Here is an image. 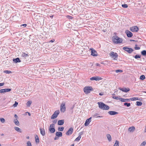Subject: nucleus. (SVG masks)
I'll return each mask as SVG.
<instances>
[{
    "label": "nucleus",
    "instance_id": "2",
    "mask_svg": "<svg viewBox=\"0 0 146 146\" xmlns=\"http://www.w3.org/2000/svg\"><path fill=\"white\" fill-rule=\"evenodd\" d=\"M99 107L103 110H108L110 108L109 106L102 102H98Z\"/></svg>",
    "mask_w": 146,
    "mask_h": 146
},
{
    "label": "nucleus",
    "instance_id": "52",
    "mask_svg": "<svg viewBox=\"0 0 146 146\" xmlns=\"http://www.w3.org/2000/svg\"><path fill=\"white\" fill-rule=\"evenodd\" d=\"M27 26V25L26 24H23L21 25V27L24 26V27H26Z\"/></svg>",
    "mask_w": 146,
    "mask_h": 146
},
{
    "label": "nucleus",
    "instance_id": "37",
    "mask_svg": "<svg viewBox=\"0 0 146 146\" xmlns=\"http://www.w3.org/2000/svg\"><path fill=\"white\" fill-rule=\"evenodd\" d=\"M81 137L80 136H78L76 139L75 141H79L80 140Z\"/></svg>",
    "mask_w": 146,
    "mask_h": 146
},
{
    "label": "nucleus",
    "instance_id": "59",
    "mask_svg": "<svg viewBox=\"0 0 146 146\" xmlns=\"http://www.w3.org/2000/svg\"><path fill=\"white\" fill-rule=\"evenodd\" d=\"M54 41V40H51L50 42H53Z\"/></svg>",
    "mask_w": 146,
    "mask_h": 146
},
{
    "label": "nucleus",
    "instance_id": "44",
    "mask_svg": "<svg viewBox=\"0 0 146 146\" xmlns=\"http://www.w3.org/2000/svg\"><path fill=\"white\" fill-rule=\"evenodd\" d=\"M115 71L116 73H117L119 72H123V70H120V69H118V70H116Z\"/></svg>",
    "mask_w": 146,
    "mask_h": 146
},
{
    "label": "nucleus",
    "instance_id": "30",
    "mask_svg": "<svg viewBox=\"0 0 146 146\" xmlns=\"http://www.w3.org/2000/svg\"><path fill=\"white\" fill-rule=\"evenodd\" d=\"M32 103V102L31 101H28L27 104L26 105L28 107H30Z\"/></svg>",
    "mask_w": 146,
    "mask_h": 146
},
{
    "label": "nucleus",
    "instance_id": "39",
    "mask_svg": "<svg viewBox=\"0 0 146 146\" xmlns=\"http://www.w3.org/2000/svg\"><path fill=\"white\" fill-rule=\"evenodd\" d=\"M27 146H32V144L30 141H28L27 143Z\"/></svg>",
    "mask_w": 146,
    "mask_h": 146
},
{
    "label": "nucleus",
    "instance_id": "57",
    "mask_svg": "<svg viewBox=\"0 0 146 146\" xmlns=\"http://www.w3.org/2000/svg\"><path fill=\"white\" fill-rule=\"evenodd\" d=\"M96 66H100V64H99L97 63L96 64Z\"/></svg>",
    "mask_w": 146,
    "mask_h": 146
},
{
    "label": "nucleus",
    "instance_id": "6",
    "mask_svg": "<svg viewBox=\"0 0 146 146\" xmlns=\"http://www.w3.org/2000/svg\"><path fill=\"white\" fill-rule=\"evenodd\" d=\"M123 49L129 54H131L133 51V49L131 48H128L127 46L123 47Z\"/></svg>",
    "mask_w": 146,
    "mask_h": 146
},
{
    "label": "nucleus",
    "instance_id": "41",
    "mask_svg": "<svg viewBox=\"0 0 146 146\" xmlns=\"http://www.w3.org/2000/svg\"><path fill=\"white\" fill-rule=\"evenodd\" d=\"M66 17L69 19H73V17L72 16L69 15H67Z\"/></svg>",
    "mask_w": 146,
    "mask_h": 146
},
{
    "label": "nucleus",
    "instance_id": "23",
    "mask_svg": "<svg viewBox=\"0 0 146 146\" xmlns=\"http://www.w3.org/2000/svg\"><path fill=\"white\" fill-rule=\"evenodd\" d=\"M128 130L130 132H133L135 130V127L134 126L131 127H129Z\"/></svg>",
    "mask_w": 146,
    "mask_h": 146
},
{
    "label": "nucleus",
    "instance_id": "47",
    "mask_svg": "<svg viewBox=\"0 0 146 146\" xmlns=\"http://www.w3.org/2000/svg\"><path fill=\"white\" fill-rule=\"evenodd\" d=\"M18 103L16 102H15V103L13 105V106H14V107H16L17 106V105H18Z\"/></svg>",
    "mask_w": 146,
    "mask_h": 146
},
{
    "label": "nucleus",
    "instance_id": "61",
    "mask_svg": "<svg viewBox=\"0 0 146 146\" xmlns=\"http://www.w3.org/2000/svg\"><path fill=\"white\" fill-rule=\"evenodd\" d=\"M28 115H29V116H31V113L29 112H28Z\"/></svg>",
    "mask_w": 146,
    "mask_h": 146
},
{
    "label": "nucleus",
    "instance_id": "46",
    "mask_svg": "<svg viewBox=\"0 0 146 146\" xmlns=\"http://www.w3.org/2000/svg\"><path fill=\"white\" fill-rule=\"evenodd\" d=\"M0 121H1L2 123H4L5 122V119L3 118H0Z\"/></svg>",
    "mask_w": 146,
    "mask_h": 146
},
{
    "label": "nucleus",
    "instance_id": "54",
    "mask_svg": "<svg viewBox=\"0 0 146 146\" xmlns=\"http://www.w3.org/2000/svg\"><path fill=\"white\" fill-rule=\"evenodd\" d=\"M58 139V137H57V136H56L54 138V139L55 140H57Z\"/></svg>",
    "mask_w": 146,
    "mask_h": 146
},
{
    "label": "nucleus",
    "instance_id": "15",
    "mask_svg": "<svg viewBox=\"0 0 146 146\" xmlns=\"http://www.w3.org/2000/svg\"><path fill=\"white\" fill-rule=\"evenodd\" d=\"M91 118L92 117H90L86 120L84 123V125L85 126H87L90 123L91 121Z\"/></svg>",
    "mask_w": 146,
    "mask_h": 146
},
{
    "label": "nucleus",
    "instance_id": "8",
    "mask_svg": "<svg viewBox=\"0 0 146 146\" xmlns=\"http://www.w3.org/2000/svg\"><path fill=\"white\" fill-rule=\"evenodd\" d=\"M59 113L60 111L59 110H57L55 111L51 116V119H52L56 118L58 116V115H59Z\"/></svg>",
    "mask_w": 146,
    "mask_h": 146
},
{
    "label": "nucleus",
    "instance_id": "45",
    "mask_svg": "<svg viewBox=\"0 0 146 146\" xmlns=\"http://www.w3.org/2000/svg\"><path fill=\"white\" fill-rule=\"evenodd\" d=\"M137 44H135V47L134 48L135 50H139L140 49V47H137Z\"/></svg>",
    "mask_w": 146,
    "mask_h": 146
},
{
    "label": "nucleus",
    "instance_id": "49",
    "mask_svg": "<svg viewBox=\"0 0 146 146\" xmlns=\"http://www.w3.org/2000/svg\"><path fill=\"white\" fill-rule=\"evenodd\" d=\"M57 120L55 119V120H54L53 121H52V123H53L52 124H54V125H55V124H56L57 123Z\"/></svg>",
    "mask_w": 146,
    "mask_h": 146
},
{
    "label": "nucleus",
    "instance_id": "40",
    "mask_svg": "<svg viewBox=\"0 0 146 146\" xmlns=\"http://www.w3.org/2000/svg\"><path fill=\"white\" fill-rule=\"evenodd\" d=\"M4 72L7 74H9L11 72L7 70H5L4 71Z\"/></svg>",
    "mask_w": 146,
    "mask_h": 146
},
{
    "label": "nucleus",
    "instance_id": "4",
    "mask_svg": "<svg viewBox=\"0 0 146 146\" xmlns=\"http://www.w3.org/2000/svg\"><path fill=\"white\" fill-rule=\"evenodd\" d=\"M110 55L112 58H113L115 60H117L118 57V55L117 53L114 52H113L111 51L110 53Z\"/></svg>",
    "mask_w": 146,
    "mask_h": 146
},
{
    "label": "nucleus",
    "instance_id": "53",
    "mask_svg": "<svg viewBox=\"0 0 146 146\" xmlns=\"http://www.w3.org/2000/svg\"><path fill=\"white\" fill-rule=\"evenodd\" d=\"M4 84V83H0V86H3Z\"/></svg>",
    "mask_w": 146,
    "mask_h": 146
},
{
    "label": "nucleus",
    "instance_id": "13",
    "mask_svg": "<svg viewBox=\"0 0 146 146\" xmlns=\"http://www.w3.org/2000/svg\"><path fill=\"white\" fill-rule=\"evenodd\" d=\"M102 78L98 76L93 77L90 78L91 80L98 81L100 80H102Z\"/></svg>",
    "mask_w": 146,
    "mask_h": 146
},
{
    "label": "nucleus",
    "instance_id": "38",
    "mask_svg": "<svg viewBox=\"0 0 146 146\" xmlns=\"http://www.w3.org/2000/svg\"><path fill=\"white\" fill-rule=\"evenodd\" d=\"M146 144V141H144L141 144L140 146H145Z\"/></svg>",
    "mask_w": 146,
    "mask_h": 146
},
{
    "label": "nucleus",
    "instance_id": "56",
    "mask_svg": "<svg viewBox=\"0 0 146 146\" xmlns=\"http://www.w3.org/2000/svg\"><path fill=\"white\" fill-rule=\"evenodd\" d=\"M130 41L131 42V41H135V42H137L138 41H137V40H132V39H131V40H130Z\"/></svg>",
    "mask_w": 146,
    "mask_h": 146
},
{
    "label": "nucleus",
    "instance_id": "18",
    "mask_svg": "<svg viewBox=\"0 0 146 146\" xmlns=\"http://www.w3.org/2000/svg\"><path fill=\"white\" fill-rule=\"evenodd\" d=\"M13 61L15 63L20 62H21L19 58H13Z\"/></svg>",
    "mask_w": 146,
    "mask_h": 146
},
{
    "label": "nucleus",
    "instance_id": "10",
    "mask_svg": "<svg viewBox=\"0 0 146 146\" xmlns=\"http://www.w3.org/2000/svg\"><path fill=\"white\" fill-rule=\"evenodd\" d=\"M91 55L94 56H97L98 54L96 51L93 48L91 49Z\"/></svg>",
    "mask_w": 146,
    "mask_h": 146
},
{
    "label": "nucleus",
    "instance_id": "11",
    "mask_svg": "<svg viewBox=\"0 0 146 146\" xmlns=\"http://www.w3.org/2000/svg\"><path fill=\"white\" fill-rule=\"evenodd\" d=\"M73 131V128L72 127H70L66 134L67 135H70L72 134Z\"/></svg>",
    "mask_w": 146,
    "mask_h": 146
},
{
    "label": "nucleus",
    "instance_id": "20",
    "mask_svg": "<svg viewBox=\"0 0 146 146\" xmlns=\"http://www.w3.org/2000/svg\"><path fill=\"white\" fill-rule=\"evenodd\" d=\"M64 123V120H59L58 122V124L60 125H63Z\"/></svg>",
    "mask_w": 146,
    "mask_h": 146
},
{
    "label": "nucleus",
    "instance_id": "25",
    "mask_svg": "<svg viewBox=\"0 0 146 146\" xmlns=\"http://www.w3.org/2000/svg\"><path fill=\"white\" fill-rule=\"evenodd\" d=\"M14 129L20 133L21 132V129L18 127H14Z\"/></svg>",
    "mask_w": 146,
    "mask_h": 146
},
{
    "label": "nucleus",
    "instance_id": "55",
    "mask_svg": "<svg viewBox=\"0 0 146 146\" xmlns=\"http://www.w3.org/2000/svg\"><path fill=\"white\" fill-rule=\"evenodd\" d=\"M14 117L16 118V119H17L18 117L17 115L16 114H15L14 115Z\"/></svg>",
    "mask_w": 146,
    "mask_h": 146
},
{
    "label": "nucleus",
    "instance_id": "31",
    "mask_svg": "<svg viewBox=\"0 0 146 146\" xmlns=\"http://www.w3.org/2000/svg\"><path fill=\"white\" fill-rule=\"evenodd\" d=\"M28 56L27 54L24 53H23L22 55V56L25 58H26Z\"/></svg>",
    "mask_w": 146,
    "mask_h": 146
},
{
    "label": "nucleus",
    "instance_id": "26",
    "mask_svg": "<svg viewBox=\"0 0 146 146\" xmlns=\"http://www.w3.org/2000/svg\"><path fill=\"white\" fill-rule=\"evenodd\" d=\"M142 104V103L140 101H137L136 102V105L138 106H141Z\"/></svg>",
    "mask_w": 146,
    "mask_h": 146
},
{
    "label": "nucleus",
    "instance_id": "19",
    "mask_svg": "<svg viewBox=\"0 0 146 146\" xmlns=\"http://www.w3.org/2000/svg\"><path fill=\"white\" fill-rule=\"evenodd\" d=\"M119 100H120L121 101L123 102H129L130 100V99H124L122 98H120L119 99Z\"/></svg>",
    "mask_w": 146,
    "mask_h": 146
},
{
    "label": "nucleus",
    "instance_id": "63",
    "mask_svg": "<svg viewBox=\"0 0 146 146\" xmlns=\"http://www.w3.org/2000/svg\"><path fill=\"white\" fill-rule=\"evenodd\" d=\"M71 146H74V144H72L71 145Z\"/></svg>",
    "mask_w": 146,
    "mask_h": 146
},
{
    "label": "nucleus",
    "instance_id": "35",
    "mask_svg": "<svg viewBox=\"0 0 146 146\" xmlns=\"http://www.w3.org/2000/svg\"><path fill=\"white\" fill-rule=\"evenodd\" d=\"M119 142L118 141H115L114 146H119Z\"/></svg>",
    "mask_w": 146,
    "mask_h": 146
},
{
    "label": "nucleus",
    "instance_id": "9",
    "mask_svg": "<svg viewBox=\"0 0 146 146\" xmlns=\"http://www.w3.org/2000/svg\"><path fill=\"white\" fill-rule=\"evenodd\" d=\"M130 30L132 32H137L139 29L138 27L137 26H134L131 27L130 28Z\"/></svg>",
    "mask_w": 146,
    "mask_h": 146
},
{
    "label": "nucleus",
    "instance_id": "21",
    "mask_svg": "<svg viewBox=\"0 0 146 146\" xmlns=\"http://www.w3.org/2000/svg\"><path fill=\"white\" fill-rule=\"evenodd\" d=\"M62 133L60 132H56V135L58 137H61L62 136Z\"/></svg>",
    "mask_w": 146,
    "mask_h": 146
},
{
    "label": "nucleus",
    "instance_id": "27",
    "mask_svg": "<svg viewBox=\"0 0 146 146\" xmlns=\"http://www.w3.org/2000/svg\"><path fill=\"white\" fill-rule=\"evenodd\" d=\"M35 138L36 139H35V141L36 143H39V140L38 137V135H36L35 137Z\"/></svg>",
    "mask_w": 146,
    "mask_h": 146
},
{
    "label": "nucleus",
    "instance_id": "64",
    "mask_svg": "<svg viewBox=\"0 0 146 146\" xmlns=\"http://www.w3.org/2000/svg\"><path fill=\"white\" fill-rule=\"evenodd\" d=\"M27 139H29V136H28L27 137Z\"/></svg>",
    "mask_w": 146,
    "mask_h": 146
},
{
    "label": "nucleus",
    "instance_id": "22",
    "mask_svg": "<svg viewBox=\"0 0 146 146\" xmlns=\"http://www.w3.org/2000/svg\"><path fill=\"white\" fill-rule=\"evenodd\" d=\"M130 100L131 101H135L136 100H141V98H139L138 97H134L132 98H130Z\"/></svg>",
    "mask_w": 146,
    "mask_h": 146
},
{
    "label": "nucleus",
    "instance_id": "60",
    "mask_svg": "<svg viewBox=\"0 0 146 146\" xmlns=\"http://www.w3.org/2000/svg\"><path fill=\"white\" fill-rule=\"evenodd\" d=\"M103 94H102L101 93H99V95L100 96H102L103 95Z\"/></svg>",
    "mask_w": 146,
    "mask_h": 146
},
{
    "label": "nucleus",
    "instance_id": "5",
    "mask_svg": "<svg viewBox=\"0 0 146 146\" xmlns=\"http://www.w3.org/2000/svg\"><path fill=\"white\" fill-rule=\"evenodd\" d=\"M49 131L51 133H53L55 131L54 124L50 125L49 128Z\"/></svg>",
    "mask_w": 146,
    "mask_h": 146
},
{
    "label": "nucleus",
    "instance_id": "1",
    "mask_svg": "<svg viewBox=\"0 0 146 146\" xmlns=\"http://www.w3.org/2000/svg\"><path fill=\"white\" fill-rule=\"evenodd\" d=\"M112 41L114 43L119 44L122 42L123 40L117 35H115L112 37Z\"/></svg>",
    "mask_w": 146,
    "mask_h": 146
},
{
    "label": "nucleus",
    "instance_id": "48",
    "mask_svg": "<svg viewBox=\"0 0 146 146\" xmlns=\"http://www.w3.org/2000/svg\"><path fill=\"white\" fill-rule=\"evenodd\" d=\"M5 92V89H2L0 90V93H4Z\"/></svg>",
    "mask_w": 146,
    "mask_h": 146
},
{
    "label": "nucleus",
    "instance_id": "7",
    "mask_svg": "<svg viewBox=\"0 0 146 146\" xmlns=\"http://www.w3.org/2000/svg\"><path fill=\"white\" fill-rule=\"evenodd\" d=\"M65 102H63L61 104L60 106V110L62 112H64L66 110V107L65 106Z\"/></svg>",
    "mask_w": 146,
    "mask_h": 146
},
{
    "label": "nucleus",
    "instance_id": "32",
    "mask_svg": "<svg viewBox=\"0 0 146 146\" xmlns=\"http://www.w3.org/2000/svg\"><path fill=\"white\" fill-rule=\"evenodd\" d=\"M133 57L135 59H137V58H141V55H139L137 54L135 55V56H134Z\"/></svg>",
    "mask_w": 146,
    "mask_h": 146
},
{
    "label": "nucleus",
    "instance_id": "17",
    "mask_svg": "<svg viewBox=\"0 0 146 146\" xmlns=\"http://www.w3.org/2000/svg\"><path fill=\"white\" fill-rule=\"evenodd\" d=\"M108 113L110 115H113L116 114H118V112L113 111H109L108 112Z\"/></svg>",
    "mask_w": 146,
    "mask_h": 146
},
{
    "label": "nucleus",
    "instance_id": "36",
    "mask_svg": "<svg viewBox=\"0 0 146 146\" xmlns=\"http://www.w3.org/2000/svg\"><path fill=\"white\" fill-rule=\"evenodd\" d=\"M124 105L126 106L127 107H129L130 106L131 104L130 103L125 102L124 103Z\"/></svg>",
    "mask_w": 146,
    "mask_h": 146
},
{
    "label": "nucleus",
    "instance_id": "12",
    "mask_svg": "<svg viewBox=\"0 0 146 146\" xmlns=\"http://www.w3.org/2000/svg\"><path fill=\"white\" fill-rule=\"evenodd\" d=\"M125 33L128 37H131L133 35L132 33L129 30H126L125 31Z\"/></svg>",
    "mask_w": 146,
    "mask_h": 146
},
{
    "label": "nucleus",
    "instance_id": "16",
    "mask_svg": "<svg viewBox=\"0 0 146 146\" xmlns=\"http://www.w3.org/2000/svg\"><path fill=\"white\" fill-rule=\"evenodd\" d=\"M40 133L42 136H44L45 135V131L44 128H40Z\"/></svg>",
    "mask_w": 146,
    "mask_h": 146
},
{
    "label": "nucleus",
    "instance_id": "34",
    "mask_svg": "<svg viewBox=\"0 0 146 146\" xmlns=\"http://www.w3.org/2000/svg\"><path fill=\"white\" fill-rule=\"evenodd\" d=\"M140 79L141 80H143L145 79V76L144 75H142L140 76Z\"/></svg>",
    "mask_w": 146,
    "mask_h": 146
},
{
    "label": "nucleus",
    "instance_id": "33",
    "mask_svg": "<svg viewBox=\"0 0 146 146\" xmlns=\"http://www.w3.org/2000/svg\"><path fill=\"white\" fill-rule=\"evenodd\" d=\"M64 129V127H60L58 128V130L59 131H62Z\"/></svg>",
    "mask_w": 146,
    "mask_h": 146
},
{
    "label": "nucleus",
    "instance_id": "3",
    "mask_svg": "<svg viewBox=\"0 0 146 146\" xmlns=\"http://www.w3.org/2000/svg\"><path fill=\"white\" fill-rule=\"evenodd\" d=\"M83 90L86 94H88L93 90V88L92 86H86L84 88Z\"/></svg>",
    "mask_w": 146,
    "mask_h": 146
},
{
    "label": "nucleus",
    "instance_id": "14",
    "mask_svg": "<svg viewBox=\"0 0 146 146\" xmlns=\"http://www.w3.org/2000/svg\"><path fill=\"white\" fill-rule=\"evenodd\" d=\"M119 89L120 90L122 91L123 92H128L130 91V89L129 88H119Z\"/></svg>",
    "mask_w": 146,
    "mask_h": 146
},
{
    "label": "nucleus",
    "instance_id": "24",
    "mask_svg": "<svg viewBox=\"0 0 146 146\" xmlns=\"http://www.w3.org/2000/svg\"><path fill=\"white\" fill-rule=\"evenodd\" d=\"M109 141H111V139L110 135L109 134H108L106 135Z\"/></svg>",
    "mask_w": 146,
    "mask_h": 146
},
{
    "label": "nucleus",
    "instance_id": "42",
    "mask_svg": "<svg viewBox=\"0 0 146 146\" xmlns=\"http://www.w3.org/2000/svg\"><path fill=\"white\" fill-rule=\"evenodd\" d=\"M122 6L124 8H127L128 7L127 5L126 4H124L122 5Z\"/></svg>",
    "mask_w": 146,
    "mask_h": 146
},
{
    "label": "nucleus",
    "instance_id": "50",
    "mask_svg": "<svg viewBox=\"0 0 146 146\" xmlns=\"http://www.w3.org/2000/svg\"><path fill=\"white\" fill-rule=\"evenodd\" d=\"M84 131H82L80 132L79 133V136H80L81 137V135L84 134Z\"/></svg>",
    "mask_w": 146,
    "mask_h": 146
},
{
    "label": "nucleus",
    "instance_id": "51",
    "mask_svg": "<svg viewBox=\"0 0 146 146\" xmlns=\"http://www.w3.org/2000/svg\"><path fill=\"white\" fill-rule=\"evenodd\" d=\"M112 98L113 99H115L118 100L119 99L118 96H113Z\"/></svg>",
    "mask_w": 146,
    "mask_h": 146
},
{
    "label": "nucleus",
    "instance_id": "29",
    "mask_svg": "<svg viewBox=\"0 0 146 146\" xmlns=\"http://www.w3.org/2000/svg\"><path fill=\"white\" fill-rule=\"evenodd\" d=\"M141 54L145 56L146 55V50H143L141 52Z\"/></svg>",
    "mask_w": 146,
    "mask_h": 146
},
{
    "label": "nucleus",
    "instance_id": "62",
    "mask_svg": "<svg viewBox=\"0 0 146 146\" xmlns=\"http://www.w3.org/2000/svg\"><path fill=\"white\" fill-rule=\"evenodd\" d=\"M53 15H51V16H50V17L51 18H52L53 17Z\"/></svg>",
    "mask_w": 146,
    "mask_h": 146
},
{
    "label": "nucleus",
    "instance_id": "28",
    "mask_svg": "<svg viewBox=\"0 0 146 146\" xmlns=\"http://www.w3.org/2000/svg\"><path fill=\"white\" fill-rule=\"evenodd\" d=\"M14 123L17 125H19V122L17 119L14 120Z\"/></svg>",
    "mask_w": 146,
    "mask_h": 146
},
{
    "label": "nucleus",
    "instance_id": "43",
    "mask_svg": "<svg viewBox=\"0 0 146 146\" xmlns=\"http://www.w3.org/2000/svg\"><path fill=\"white\" fill-rule=\"evenodd\" d=\"M11 90V89H5V92H10Z\"/></svg>",
    "mask_w": 146,
    "mask_h": 146
},
{
    "label": "nucleus",
    "instance_id": "58",
    "mask_svg": "<svg viewBox=\"0 0 146 146\" xmlns=\"http://www.w3.org/2000/svg\"><path fill=\"white\" fill-rule=\"evenodd\" d=\"M103 116H98L96 117L98 118V117H103Z\"/></svg>",
    "mask_w": 146,
    "mask_h": 146
}]
</instances>
